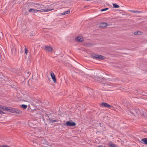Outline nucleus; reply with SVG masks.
<instances>
[{
  "label": "nucleus",
  "instance_id": "nucleus-10",
  "mask_svg": "<svg viewBox=\"0 0 147 147\" xmlns=\"http://www.w3.org/2000/svg\"><path fill=\"white\" fill-rule=\"evenodd\" d=\"M140 142L143 144H147V138H144L142 139Z\"/></svg>",
  "mask_w": 147,
  "mask_h": 147
},
{
  "label": "nucleus",
  "instance_id": "nucleus-17",
  "mask_svg": "<svg viewBox=\"0 0 147 147\" xmlns=\"http://www.w3.org/2000/svg\"><path fill=\"white\" fill-rule=\"evenodd\" d=\"M49 120L50 121V122L51 123L57 122V120L51 119L50 118H49Z\"/></svg>",
  "mask_w": 147,
  "mask_h": 147
},
{
  "label": "nucleus",
  "instance_id": "nucleus-20",
  "mask_svg": "<svg viewBox=\"0 0 147 147\" xmlns=\"http://www.w3.org/2000/svg\"><path fill=\"white\" fill-rule=\"evenodd\" d=\"M108 9H109L108 8H106L102 9L101 10V11H106V10H108Z\"/></svg>",
  "mask_w": 147,
  "mask_h": 147
},
{
  "label": "nucleus",
  "instance_id": "nucleus-16",
  "mask_svg": "<svg viewBox=\"0 0 147 147\" xmlns=\"http://www.w3.org/2000/svg\"><path fill=\"white\" fill-rule=\"evenodd\" d=\"M141 33L140 31L135 32L134 33V34L135 35H140L141 34Z\"/></svg>",
  "mask_w": 147,
  "mask_h": 147
},
{
  "label": "nucleus",
  "instance_id": "nucleus-23",
  "mask_svg": "<svg viewBox=\"0 0 147 147\" xmlns=\"http://www.w3.org/2000/svg\"><path fill=\"white\" fill-rule=\"evenodd\" d=\"M28 53V50L26 48H25V53H26V54H27Z\"/></svg>",
  "mask_w": 147,
  "mask_h": 147
},
{
  "label": "nucleus",
  "instance_id": "nucleus-12",
  "mask_svg": "<svg viewBox=\"0 0 147 147\" xmlns=\"http://www.w3.org/2000/svg\"><path fill=\"white\" fill-rule=\"evenodd\" d=\"M70 12V10H68L67 11H66L63 12L62 13H61V14L62 15H65L69 13Z\"/></svg>",
  "mask_w": 147,
  "mask_h": 147
},
{
  "label": "nucleus",
  "instance_id": "nucleus-19",
  "mask_svg": "<svg viewBox=\"0 0 147 147\" xmlns=\"http://www.w3.org/2000/svg\"><path fill=\"white\" fill-rule=\"evenodd\" d=\"M21 106L24 109H26L27 107V105H25L22 104Z\"/></svg>",
  "mask_w": 147,
  "mask_h": 147
},
{
  "label": "nucleus",
  "instance_id": "nucleus-4",
  "mask_svg": "<svg viewBox=\"0 0 147 147\" xmlns=\"http://www.w3.org/2000/svg\"><path fill=\"white\" fill-rule=\"evenodd\" d=\"M67 126H75L76 123L74 122L71 121H67L66 122Z\"/></svg>",
  "mask_w": 147,
  "mask_h": 147
},
{
  "label": "nucleus",
  "instance_id": "nucleus-7",
  "mask_svg": "<svg viewBox=\"0 0 147 147\" xmlns=\"http://www.w3.org/2000/svg\"><path fill=\"white\" fill-rule=\"evenodd\" d=\"M44 49L48 52H51L53 49L52 47L49 46H45L44 47Z\"/></svg>",
  "mask_w": 147,
  "mask_h": 147
},
{
  "label": "nucleus",
  "instance_id": "nucleus-8",
  "mask_svg": "<svg viewBox=\"0 0 147 147\" xmlns=\"http://www.w3.org/2000/svg\"><path fill=\"white\" fill-rule=\"evenodd\" d=\"M50 75L54 82H56V79L53 72L52 71L51 72Z\"/></svg>",
  "mask_w": 147,
  "mask_h": 147
},
{
  "label": "nucleus",
  "instance_id": "nucleus-6",
  "mask_svg": "<svg viewBox=\"0 0 147 147\" xmlns=\"http://www.w3.org/2000/svg\"><path fill=\"white\" fill-rule=\"evenodd\" d=\"M101 105L102 107L106 108H109L111 107V106L110 105L106 103L102 102L101 103Z\"/></svg>",
  "mask_w": 147,
  "mask_h": 147
},
{
  "label": "nucleus",
  "instance_id": "nucleus-18",
  "mask_svg": "<svg viewBox=\"0 0 147 147\" xmlns=\"http://www.w3.org/2000/svg\"><path fill=\"white\" fill-rule=\"evenodd\" d=\"M34 9L32 8H31L28 10V12H29L34 13Z\"/></svg>",
  "mask_w": 147,
  "mask_h": 147
},
{
  "label": "nucleus",
  "instance_id": "nucleus-15",
  "mask_svg": "<svg viewBox=\"0 0 147 147\" xmlns=\"http://www.w3.org/2000/svg\"><path fill=\"white\" fill-rule=\"evenodd\" d=\"M109 145L110 147H116V145L112 143H110Z\"/></svg>",
  "mask_w": 147,
  "mask_h": 147
},
{
  "label": "nucleus",
  "instance_id": "nucleus-26",
  "mask_svg": "<svg viewBox=\"0 0 147 147\" xmlns=\"http://www.w3.org/2000/svg\"><path fill=\"white\" fill-rule=\"evenodd\" d=\"M38 11H39V10L34 9V13H37V12Z\"/></svg>",
  "mask_w": 147,
  "mask_h": 147
},
{
  "label": "nucleus",
  "instance_id": "nucleus-9",
  "mask_svg": "<svg viewBox=\"0 0 147 147\" xmlns=\"http://www.w3.org/2000/svg\"><path fill=\"white\" fill-rule=\"evenodd\" d=\"M108 24H107L105 22H102L101 23L100 25V27L101 28H104L106 27Z\"/></svg>",
  "mask_w": 147,
  "mask_h": 147
},
{
  "label": "nucleus",
  "instance_id": "nucleus-22",
  "mask_svg": "<svg viewBox=\"0 0 147 147\" xmlns=\"http://www.w3.org/2000/svg\"><path fill=\"white\" fill-rule=\"evenodd\" d=\"M36 5H37V6H35L36 8H40V7H39L40 5L38 3H36Z\"/></svg>",
  "mask_w": 147,
  "mask_h": 147
},
{
  "label": "nucleus",
  "instance_id": "nucleus-24",
  "mask_svg": "<svg viewBox=\"0 0 147 147\" xmlns=\"http://www.w3.org/2000/svg\"><path fill=\"white\" fill-rule=\"evenodd\" d=\"M38 11L41 12H44L43 9H42L41 10H39Z\"/></svg>",
  "mask_w": 147,
  "mask_h": 147
},
{
  "label": "nucleus",
  "instance_id": "nucleus-29",
  "mask_svg": "<svg viewBox=\"0 0 147 147\" xmlns=\"http://www.w3.org/2000/svg\"><path fill=\"white\" fill-rule=\"evenodd\" d=\"M33 35V34L32 35V34H31V36H32Z\"/></svg>",
  "mask_w": 147,
  "mask_h": 147
},
{
  "label": "nucleus",
  "instance_id": "nucleus-3",
  "mask_svg": "<svg viewBox=\"0 0 147 147\" xmlns=\"http://www.w3.org/2000/svg\"><path fill=\"white\" fill-rule=\"evenodd\" d=\"M75 40L77 42H81L84 41V39L82 36H79L76 37Z\"/></svg>",
  "mask_w": 147,
  "mask_h": 147
},
{
  "label": "nucleus",
  "instance_id": "nucleus-27",
  "mask_svg": "<svg viewBox=\"0 0 147 147\" xmlns=\"http://www.w3.org/2000/svg\"><path fill=\"white\" fill-rule=\"evenodd\" d=\"M4 113V112H2L0 111V114H3Z\"/></svg>",
  "mask_w": 147,
  "mask_h": 147
},
{
  "label": "nucleus",
  "instance_id": "nucleus-2",
  "mask_svg": "<svg viewBox=\"0 0 147 147\" xmlns=\"http://www.w3.org/2000/svg\"><path fill=\"white\" fill-rule=\"evenodd\" d=\"M7 111L14 113H22V111L18 109L13 108H9V109L7 110Z\"/></svg>",
  "mask_w": 147,
  "mask_h": 147
},
{
  "label": "nucleus",
  "instance_id": "nucleus-21",
  "mask_svg": "<svg viewBox=\"0 0 147 147\" xmlns=\"http://www.w3.org/2000/svg\"><path fill=\"white\" fill-rule=\"evenodd\" d=\"M132 12L133 13H140L141 12L140 11H132Z\"/></svg>",
  "mask_w": 147,
  "mask_h": 147
},
{
  "label": "nucleus",
  "instance_id": "nucleus-11",
  "mask_svg": "<svg viewBox=\"0 0 147 147\" xmlns=\"http://www.w3.org/2000/svg\"><path fill=\"white\" fill-rule=\"evenodd\" d=\"M11 52L13 55H14L16 53V49L15 48L13 47L11 48Z\"/></svg>",
  "mask_w": 147,
  "mask_h": 147
},
{
  "label": "nucleus",
  "instance_id": "nucleus-14",
  "mask_svg": "<svg viewBox=\"0 0 147 147\" xmlns=\"http://www.w3.org/2000/svg\"><path fill=\"white\" fill-rule=\"evenodd\" d=\"M52 10H53V9H49V8L43 9L44 12H48V11H51Z\"/></svg>",
  "mask_w": 147,
  "mask_h": 147
},
{
  "label": "nucleus",
  "instance_id": "nucleus-5",
  "mask_svg": "<svg viewBox=\"0 0 147 147\" xmlns=\"http://www.w3.org/2000/svg\"><path fill=\"white\" fill-rule=\"evenodd\" d=\"M9 109V108L5 107V106L0 105V111L3 112V111H7V110Z\"/></svg>",
  "mask_w": 147,
  "mask_h": 147
},
{
  "label": "nucleus",
  "instance_id": "nucleus-1",
  "mask_svg": "<svg viewBox=\"0 0 147 147\" xmlns=\"http://www.w3.org/2000/svg\"><path fill=\"white\" fill-rule=\"evenodd\" d=\"M91 57L93 59L97 60L104 59L105 57L101 55L93 54L91 55Z\"/></svg>",
  "mask_w": 147,
  "mask_h": 147
},
{
  "label": "nucleus",
  "instance_id": "nucleus-13",
  "mask_svg": "<svg viewBox=\"0 0 147 147\" xmlns=\"http://www.w3.org/2000/svg\"><path fill=\"white\" fill-rule=\"evenodd\" d=\"M113 7L114 8H118L119 7V6L115 3H113Z\"/></svg>",
  "mask_w": 147,
  "mask_h": 147
},
{
  "label": "nucleus",
  "instance_id": "nucleus-25",
  "mask_svg": "<svg viewBox=\"0 0 147 147\" xmlns=\"http://www.w3.org/2000/svg\"><path fill=\"white\" fill-rule=\"evenodd\" d=\"M0 147H10L9 146L3 145L1 146H0Z\"/></svg>",
  "mask_w": 147,
  "mask_h": 147
},
{
  "label": "nucleus",
  "instance_id": "nucleus-28",
  "mask_svg": "<svg viewBox=\"0 0 147 147\" xmlns=\"http://www.w3.org/2000/svg\"><path fill=\"white\" fill-rule=\"evenodd\" d=\"M0 35H1V36H2V33H1V32H0Z\"/></svg>",
  "mask_w": 147,
  "mask_h": 147
}]
</instances>
